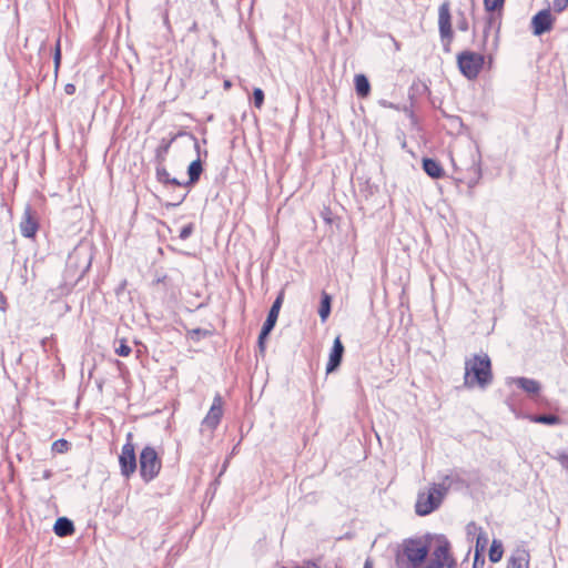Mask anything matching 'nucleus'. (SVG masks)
Instances as JSON below:
<instances>
[{"instance_id": "423d86ee", "label": "nucleus", "mask_w": 568, "mask_h": 568, "mask_svg": "<svg viewBox=\"0 0 568 568\" xmlns=\"http://www.w3.org/2000/svg\"><path fill=\"white\" fill-rule=\"evenodd\" d=\"M119 464L121 474L125 478H129L136 470V457L132 442L129 440L122 446Z\"/></svg>"}, {"instance_id": "72a5a7b5", "label": "nucleus", "mask_w": 568, "mask_h": 568, "mask_svg": "<svg viewBox=\"0 0 568 568\" xmlns=\"http://www.w3.org/2000/svg\"><path fill=\"white\" fill-rule=\"evenodd\" d=\"M364 568H373V564L369 560H366Z\"/></svg>"}, {"instance_id": "c85d7f7f", "label": "nucleus", "mask_w": 568, "mask_h": 568, "mask_svg": "<svg viewBox=\"0 0 568 568\" xmlns=\"http://www.w3.org/2000/svg\"><path fill=\"white\" fill-rule=\"evenodd\" d=\"M556 458L564 468H568V452L567 450L558 453Z\"/></svg>"}, {"instance_id": "f03ea898", "label": "nucleus", "mask_w": 568, "mask_h": 568, "mask_svg": "<svg viewBox=\"0 0 568 568\" xmlns=\"http://www.w3.org/2000/svg\"><path fill=\"white\" fill-rule=\"evenodd\" d=\"M493 382L491 362L486 353L475 354L465 361L464 385L467 388H486Z\"/></svg>"}, {"instance_id": "4468645a", "label": "nucleus", "mask_w": 568, "mask_h": 568, "mask_svg": "<svg viewBox=\"0 0 568 568\" xmlns=\"http://www.w3.org/2000/svg\"><path fill=\"white\" fill-rule=\"evenodd\" d=\"M508 384H516L518 387H520L523 390H525L528 394H537L539 393L541 386L539 382L527 378V377H513L509 378Z\"/></svg>"}, {"instance_id": "6ab92c4d", "label": "nucleus", "mask_w": 568, "mask_h": 568, "mask_svg": "<svg viewBox=\"0 0 568 568\" xmlns=\"http://www.w3.org/2000/svg\"><path fill=\"white\" fill-rule=\"evenodd\" d=\"M187 173L190 183H195L200 179V175L202 173V163L200 159H196L193 162H191L187 169Z\"/></svg>"}, {"instance_id": "bb28decb", "label": "nucleus", "mask_w": 568, "mask_h": 568, "mask_svg": "<svg viewBox=\"0 0 568 568\" xmlns=\"http://www.w3.org/2000/svg\"><path fill=\"white\" fill-rule=\"evenodd\" d=\"M487 541H488V539H487L486 534L480 531L479 535L477 536V540H476V551L478 552L479 549L484 550Z\"/></svg>"}, {"instance_id": "2eb2a0df", "label": "nucleus", "mask_w": 568, "mask_h": 568, "mask_svg": "<svg viewBox=\"0 0 568 568\" xmlns=\"http://www.w3.org/2000/svg\"><path fill=\"white\" fill-rule=\"evenodd\" d=\"M53 530L57 536L67 537V536H70L73 534L74 526L70 519H68L65 517H61V518L57 519Z\"/></svg>"}, {"instance_id": "1a4fd4ad", "label": "nucleus", "mask_w": 568, "mask_h": 568, "mask_svg": "<svg viewBox=\"0 0 568 568\" xmlns=\"http://www.w3.org/2000/svg\"><path fill=\"white\" fill-rule=\"evenodd\" d=\"M555 17L550 9H544L537 12L531 19V29L535 36H541L554 28Z\"/></svg>"}, {"instance_id": "f704fd0d", "label": "nucleus", "mask_w": 568, "mask_h": 568, "mask_svg": "<svg viewBox=\"0 0 568 568\" xmlns=\"http://www.w3.org/2000/svg\"><path fill=\"white\" fill-rule=\"evenodd\" d=\"M194 146H195V150H196V151H197V153H199V152H200V144H199V142H197V141H195Z\"/></svg>"}, {"instance_id": "393cba45", "label": "nucleus", "mask_w": 568, "mask_h": 568, "mask_svg": "<svg viewBox=\"0 0 568 568\" xmlns=\"http://www.w3.org/2000/svg\"><path fill=\"white\" fill-rule=\"evenodd\" d=\"M115 353L119 356L126 357L131 354V347L125 343L124 339H121L119 346L115 348Z\"/></svg>"}, {"instance_id": "a211bd4d", "label": "nucleus", "mask_w": 568, "mask_h": 568, "mask_svg": "<svg viewBox=\"0 0 568 568\" xmlns=\"http://www.w3.org/2000/svg\"><path fill=\"white\" fill-rule=\"evenodd\" d=\"M503 555H504L503 542L498 539H494L491 541L489 554H488L489 560L491 562H499L503 558Z\"/></svg>"}, {"instance_id": "dca6fc26", "label": "nucleus", "mask_w": 568, "mask_h": 568, "mask_svg": "<svg viewBox=\"0 0 568 568\" xmlns=\"http://www.w3.org/2000/svg\"><path fill=\"white\" fill-rule=\"evenodd\" d=\"M423 169L433 179H439L444 175L442 165L433 159H424Z\"/></svg>"}, {"instance_id": "f8f14e48", "label": "nucleus", "mask_w": 568, "mask_h": 568, "mask_svg": "<svg viewBox=\"0 0 568 568\" xmlns=\"http://www.w3.org/2000/svg\"><path fill=\"white\" fill-rule=\"evenodd\" d=\"M38 221L33 216L31 210L28 207L23 213L22 221L20 223V232L24 237H33L38 231Z\"/></svg>"}, {"instance_id": "39448f33", "label": "nucleus", "mask_w": 568, "mask_h": 568, "mask_svg": "<svg viewBox=\"0 0 568 568\" xmlns=\"http://www.w3.org/2000/svg\"><path fill=\"white\" fill-rule=\"evenodd\" d=\"M460 72L467 79H476L484 65V55L473 51H463L457 55Z\"/></svg>"}, {"instance_id": "6e6552de", "label": "nucleus", "mask_w": 568, "mask_h": 568, "mask_svg": "<svg viewBox=\"0 0 568 568\" xmlns=\"http://www.w3.org/2000/svg\"><path fill=\"white\" fill-rule=\"evenodd\" d=\"M438 29L443 41L447 44L453 39L452 16L449 2H443L438 8Z\"/></svg>"}, {"instance_id": "412c9836", "label": "nucleus", "mask_w": 568, "mask_h": 568, "mask_svg": "<svg viewBox=\"0 0 568 568\" xmlns=\"http://www.w3.org/2000/svg\"><path fill=\"white\" fill-rule=\"evenodd\" d=\"M331 313V297L326 293L323 294L321 306L318 310L322 322H325Z\"/></svg>"}, {"instance_id": "f3484780", "label": "nucleus", "mask_w": 568, "mask_h": 568, "mask_svg": "<svg viewBox=\"0 0 568 568\" xmlns=\"http://www.w3.org/2000/svg\"><path fill=\"white\" fill-rule=\"evenodd\" d=\"M355 90L358 97L366 98L371 92V84L364 74H356L354 78Z\"/></svg>"}, {"instance_id": "9b49d317", "label": "nucleus", "mask_w": 568, "mask_h": 568, "mask_svg": "<svg viewBox=\"0 0 568 568\" xmlns=\"http://www.w3.org/2000/svg\"><path fill=\"white\" fill-rule=\"evenodd\" d=\"M344 353V346L342 344L341 337L337 336L334 339V344L329 354L328 363L326 366V373H333L341 364L342 357Z\"/></svg>"}, {"instance_id": "2f4dec72", "label": "nucleus", "mask_w": 568, "mask_h": 568, "mask_svg": "<svg viewBox=\"0 0 568 568\" xmlns=\"http://www.w3.org/2000/svg\"><path fill=\"white\" fill-rule=\"evenodd\" d=\"M7 305V300L3 293L0 291V310H4Z\"/></svg>"}, {"instance_id": "7c9ffc66", "label": "nucleus", "mask_w": 568, "mask_h": 568, "mask_svg": "<svg viewBox=\"0 0 568 568\" xmlns=\"http://www.w3.org/2000/svg\"><path fill=\"white\" fill-rule=\"evenodd\" d=\"M64 92L69 95L73 94L75 92V85L72 84V83H68L65 87H64Z\"/></svg>"}, {"instance_id": "c9c22d12", "label": "nucleus", "mask_w": 568, "mask_h": 568, "mask_svg": "<svg viewBox=\"0 0 568 568\" xmlns=\"http://www.w3.org/2000/svg\"><path fill=\"white\" fill-rule=\"evenodd\" d=\"M224 87H225V88H230V87H231V83H230L229 81H225V82H224Z\"/></svg>"}, {"instance_id": "cd10ccee", "label": "nucleus", "mask_w": 568, "mask_h": 568, "mask_svg": "<svg viewBox=\"0 0 568 568\" xmlns=\"http://www.w3.org/2000/svg\"><path fill=\"white\" fill-rule=\"evenodd\" d=\"M61 63V48H60V40L57 41L55 50H54V69L55 72L58 71Z\"/></svg>"}, {"instance_id": "aec40b11", "label": "nucleus", "mask_w": 568, "mask_h": 568, "mask_svg": "<svg viewBox=\"0 0 568 568\" xmlns=\"http://www.w3.org/2000/svg\"><path fill=\"white\" fill-rule=\"evenodd\" d=\"M532 423L546 424V425H558L560 418L556 415H532L529 417Z\"/></svg>"}, {"instance_id": "7ed1b4c3", "label": "nucleus", "mask_w": 568, "mask_h": 568, "mask_svg": "<svg viewBox=\"0 0 568 568\" xmlns=\"http://www.w3.org/2000/svg\"><path fill=\"white\" fill-rule=\"evenodd\" d=\"M453 483V477L445 476L440 483H433L426 489L420 490L415 503L416 514L427 516L439 508Z\"/></svg>"}, {"instance_id": "4be33fe9", "label": "nucleus", "mask_w": 568, "mask_h": 568, "mask_svg": "<svg viewBox=\"0 0 568 568\" xmlns=\"http://www.w3.org/2000/svg\"><path fill=\"white\" fill-rule=\"evenodd\" d=\"M69 448L70 444L65 439H58L52 444V450L58 454H64Z\"/></svg>"}, {"instance_id": "0eeeda50", "label": "nucleus", "mask_w": 568, "mask_h": 568, "mask_svg": "<svg viewBox=\"0 0 568 568\" xmlns=\"http://www.w3.org/2000/svg\"><path fill=\"white\" fill-rule=\"evenodd\" d=\"M282 301H283V295L281 294L274 301V303L268 312L267 318L262 327V331L258 336V346H260L261 352H263L265 348V338L268 336V334L272 332V329L274 328V326L276 324V321H277V317L280 314V310L282 306Z\"/></svg>"}, {"instance_id": "ddd939ff", "label": "nucleus", "mask_w": 568, "mask_h": 568, "mask_svg": "<svg viewBox=\"0 0 568 568\" xmlns=\"http://www.w3.org/2000/svg\"><path fill=\"white\" fill-rule=\"evenodd\" d=\"M530 555L525 548H517L510 555L506 568H529Z\"/></svg>"}, {"instance_id": "b1692460", "label": "nucleus", "mask_w": 568, "mask_h": 568, "mask_svg": "<svg viewBox=\"0 0 568 568\" xmlns=\"http://www.w3.org/2000/svg\"><path fill=\"white\" fill-rule=\"evenodd\" d=\"M254 105L261 109L264 103V92L260 88H255L253 91Z\"/></svg>"}, {"instance_id": "c756f323", "label": "nucleus", "mask_w": 568, "mask_h": 568, "mask_svg": "<svg viewBox=\"0 0 568 568\" xmlns=\"http://www.w3.org/2000/svg\"><path fill=\"white\" fill-rule=\"evenodd\" d=\"M193 232V225L187 224L181 229L180 239L186 240Z\"/></svg>"}, {"instance_id": "a878e982", "label": "nucleus", "mask_w": 568, "mask_h": 568, "mask_svg": "<svg viewBox=\"0 0 568 568\" xmlns=\"http://www.w3.org/2000/svg\"><path fill=\"white\" fill-rule=\"evenodd\" d=\"M568 7V0H552V9L555 12L560 13Z\"/></svg>"}, {"instance_id": "5701e85b", "label": "nucleus", "mask_w": 568, "mask_h": 568, "mask_svg": "<svg viewBox=\"0 0 568 568\" xmlns=\"http://www.w3.org/2000/svg\"><path fill=\"white\" fill-rule=\"evenodd\" d=\"M505 0H484L485 9L487 11H495L503 8Z\"/></svg>"}, {"instance_id": "473e14b6", "label": "nucleus", "mask_w": 568, "mask_h": 568, "mask_svg": "<svg viewBox=\"0 0 568 568\" xmlns=\"http://www.w3.org/2000/svg\"><path fill=\"white\" fill-rule=\"evenodd\" d=\"M459 29L463 30V31H466L467 30V23L466 22H463L459 24Z\"/></svg>"}, {"instance_id": "20e7f679", "label": "nucleus", "mask_w": 568, "mask_h": 568, "mask_svg": "<svg viewBox=\"0 0 568 568\" xmlns=\"http://www.w3.org/2000/svg\"><path fill=\"white\" fill-rule=\"evenodd\" d=\"M139 464L140 475L146 483L153 480L159 475L162 467V462L158 453L151 446H146L142 449Z\"/></svg>"}, {"instance_id": "9d476101", "label": "nucleus", "mask_w": 568, "mask_h": 568, "mask_svg": "<svg viewBox=\"0 0 568 568\" xmlns=\"http://www.w3.org/2000/svg\"><path fill=\"white\" fill-rule=\"evenodd\" d=\"M223 416V400L222 397L217 394L213 398V403L211 405L210 410L202 422V426L213 430L220 424V420Z\"/></svg>"}, {"instance_id": "f257e3e1", "label": "nucleus", "mask_w": 568, "mask_h": 568, "mask_svg": "<svg viewBox=\"0 0 568 568\" xmlns=\"http://www.w3.org/2000/svg\"><path fill=\"white\" fill-rule=\"evenodd\" d=\"M428 542L418 538L404 539L396 549V568H417L429 558Z\"/></svg>"}]
</instances>
